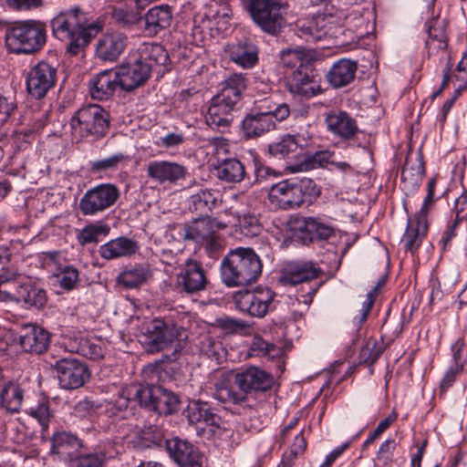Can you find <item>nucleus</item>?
<instances>
[{"instance_id":"f3484780","label":"nucleus","mask_w":467,"mask_h":467,"mask_svg":"<svg viewBox=\"0 0 467 467\" xmlns=\"http://www.w3.org/2000/svg\"><path fill=\"white\" fill-rule=\"evenodd\" d=\"M59 385L64 389H77L84 386L90 378L87 365L76 358H61L53 366Z\"/></svg>"},{"instance_id":"a211bd4d","label":"nucleus","mask_w":467,"mask_h":467,"mask_svg":"<svg viewBox=\"0 0 467 467\" xmlns=\"http://www.w3.org/2000/svg\"><path fill=\"white\" fill-rule=\"evenodd\" d=\"M223 56L244 69H251L259 62V47L248 37H242L224 45Z\"/></svg>"},{"instance_id":"9b49d317","label":"nucleus","mask_w":467,"mask_h":467,"mask_svg":"<svg viewBox=\"0 0 467 467\" xmlns=\"http://www.w3.org/2000/svg\"><path fill=\"white\" fill-rule=\"evenodd\" d=\"M209 278L201 262L188 257L180 266L175 285L180 293L197 295L207 289Z\"/></svg>"},{"instance_id":"393cba45","label":"nucleus","mask_w":467,"mask_h":467,"mask_svg":"<svg viewBox=\"0 0 467 467\" xmlns=\"http://www.w3.org/2000/svg\"><path fill=\"white\" fill-rule=\"evenodd\" d=\"M325 121L332 134L345 140H351L359 131L356 119L346 111H331L327 114Z\"/></svg>"},{"instance_id":"423d86ee","label":"nucleus","mask_w":467,"mask_h":467,"mask_svg":"<svg viewBox=\"0 0 467 467\" xmlns=\"http://www.w3.org/2000/svg\"><path fill=\"white\" fill-rule=\"evenodd\" d=\"M5 39L10 52L31 54L46 44V26L36 20L20 22L6 29Z\"/></svg>"},{"instance_id":"6e6552de","label":"nucleus","mask_w":467,"mask_h":467,"mask_svg":"<svg viewBox=\"0 0 467 467\" xmlns=\"http://www.w3.org/2000/svg\"><path fill=\"white\" fill-rule=\"evenodd\" d=\"M70 127L81 138H104L109 130V116L100 106L89 104L79 109L70 119Z\"/></svg>"},{"instance_id":"09e8293b","label":"nucleus","mask_w":467,"mask_h":467,"mask_svg":"<svg viewBox=\"0 0 467 467\" xmlns=\"http://www.w3.org/2000/svg\"><path fill=\"white\" fill-rule=\"evenodd\" d=\"M110 17L114 23L121 26H131L141 18L138 11L128 5L113 6L110 11Z\"/></svg>"},{"instance_id":"a19ab883","label":"nucleus","mask_w":467,"mask_h":467,"mask_svg":"<svg viewBox=\"0 0 467 467\" xmlns=\"http://www.w3.org/2000/svg\"><path fill=\"white\" fill-rule=\"evenodd\" d=\"M151 276L148 266L137 265L130 269H126L118 275V283L125 288H137L147 282Z\"/></svg>"},{"instance_id":"39448f33","label":"nucleus","mask_w":467,"mask_h":467,"mask_svg":"<svg viewBox=\"0 0 467 467\" xmlns=\"http://www.w3.org/2000/svg\"><path fill=\"white\" fill-rule=\"evenodd\" d=\"M128 393L141 408L158 416L172 415L180 410V397L160 385H132Z\"/></svg>"},{"instance_id":"c9c22d12","label":"nucleus","mask_w":467,"mask_h":467,"mask_svg":"<svg viewBox=\"0 0 467 467\" xmlns=\"http://www.w3.org/2000/svg\"><path fill=\"white\" fill-rule=\"evenodd\" d=\"M219 180L229 182H241L246 175L244 165L237 159H225L216 167Z\"/></svg>"},{"instance_id":"680f3d73","label":"nucleus","mask_w":467,"mask_h":467,"mask_svg":"<svg viewBox=\"0 0 467 467\" xmlns=\"http://www.w3.org/2000/svg\"><path fill=\"white\" fill-rule=\"evenodd\" d=\"M185 141V135L182 130L175 129V130L168 132L161 136L155 142L157 146L166 149L176 148L183 144Z\"/></svg>"},{"instance_id":"6ab92c4d","label":"nucleus","mask_w":467,"mask_h":467,"mask_svg":"<svg viewBox=\"0 0 467 467\" xmlns=\"http://www.w3.org/2000/svg\"><path fill=\"white\" fill-rule=\"evenodd\" d=\"M146 172L151 181L159 184H176L186 178L188 170L175 161H152L148 163Z\"/></svg>"},{"instance_id":"72a5a7b5","label":"nucleus","mask_w":467,"mask_h":467,"mask_svg":"<svg viewBox=\"0 0 467 467\" xmlns=\"http://www.w3.org/2000/svg\"><path fill=\"white\" fill-rule=\"evenodd\" d=\"M217 192L202 189L191 195L188 199L189 210L197 213L202 217L208 216V213L218 205Z\"/></svg>"},{"instance_id":"c03bdc74","label":"nucleus","mask_w":467,"mask_h":467,"mask_svg":"<svg viewBox=\"0 0 467 467\" xmlns=\"http://www.w3.org/2000/svg\"><path fill=\"white\" fill-rule=\"evenodd\" d=\"M425 175V165L421 154H418L415 161L407 158L401 171V180L403 182H410L412 186L418 188Z\"/></svg>"},{"instance_id":"f704fd0d","label":"nucleus","mask_w":467,"mask_h":467,"mask_svg":"<svg viewBox=\"0 0 467 467\" xmlns=\"http://www.w3.org/2000/svg\"><path fill=\"white\" fill-rule=\"evenodd\" d=\"M286 78L287 88H302L307 85H311V88H320L318 74L309 62L299 65Z\"/></svg>"},{"instance_id":"5701e85b","label":"nucleus","mask_w":467,"mask_h":467,"mask_svg":"<svg viewBox=\"0 0 467 467\" xmlns=\"http://www.w3.org/2000/svg\"><path fill=\"white\" fill-rule=\"evenodd\" d=\"M183 414L190 424L204 423L210 428L208 431L210 435L214 434L215 431L221 428V417L213 411L206 401L200 400L190 401Z\"/></svg>"},{"instance_id":"69168bd1","label":"nucleus","mask_w":467,"mask_h":467,"mask_svg":"<svg viewBox=\"0 0 467 467\" xmlns=\"http://www.w3.org/2000/svg\"><path fill=\"white\" fill-rule=\"evenodd\" d=\"M397 420V414L391 412L387 418L380 420L376 429L369 434L364 442V447L372 443L378 439L395 420Z\"/></svg>"},{"instance_id":"0e129e2a","label":"nucleus","mask_w":467,"mask_h":467,"mask_svg":"<svg viewBox=\"0 0 467 467\" xmlns=\"http://www.w3.org/2000/svg\"><path fill=\"white\" fill-rule=\"evenodd\" d=\"M28 414L36 419L40 425L46 429L48 426L49 419L51 416L49 406L47 402H40L36 408H31Z\"/></svg>"},{"instance_id":"a18cd8bd","label":"nucleus","mask_w":467,"mask_h":467,"mask_svg":"<svg viewBox=\"0 0 467 467\" xmlns=\"http://www.w3.org/2000/svg\"><path fill=\"white\" fill-rule=\"evenodd\" d=\"M129 161L130 157L128 155L123 152H117L107 158L92 161L90 163V171L93 173L115 171Z\"/></svg>"},{"instance_id":"052dcab7","label":"nucleus","mask_w":467,"mask_h":467,"mask_svg":"<svg viewBox=\"0 0 467 467\" xmlns=\"http://www.w3.org/2000/svg\"><path fill=\"white\" fill-rule=\"evenodd\" d=\"M381 349L376 348V341L368 340L359 352V363L373 365L380 357Z\"/></svg>"},{"instance_id":"7c9ffc66","label":"nucleus","mask_w":467,"mask_h":467,"mask_svg":"<svg viewBox=\"0 0 467 467\" xmlns=\"http://www.w3.org/2000/svg\"><path fill=\"white\" fill-rule=\"evenodd\" d=\"M357 64L349 59H339L327 74V81L333 88H341L349 85L355 78Z\"/></svg>"},{"instance_id":"58836bf2","label":"nucleus","mask_w":467,"mask_h":467,"mask_svg":"<svg viewBox=\"0 0 467 467\" xmlns=\"http://www.w3.org/2000/svg\"><path fill=\"white\" fill-rule=\"evenodd\" d=\"M20 295V304L25 305L26 308L42 309L47 302L46 290L33 282L24 283Z\"/></svg>"},{"instance_id":"603ef678","label":"nucleus","mask_w":467,"mask_h":467,"mask_svg":"<svg viewBox=\"0 0 467 467\" xmlns=\"http://www.w3.org/2000/svg\"><path fill=\"white\" fill-rule=\"evenodd\" d=\"M281 63L286 67L305 65L309 60V51L304 47L288 48L280 52Z\"/></svg>"},{"instance_id":"3c124183","label":"nucleus","mask_w":467,"mask_h":467,"mask_svg":"<svg viewBox=\"0 0 467 467\" xmlns=\"http://www.w3.org/2000/svg\"><path fill=\"white\" fill-rule=\"evenodd\" d=\"M88 88H120V68L99 72L89 80Z\"/></svg>"},{"instance_id":"0eeeda50","label":"nucleus","mask_w":467,"mask_h":467,"mask_svg":"<svg viewBox=\"0 0 467 467\" xmlns=\"http://www.w3.org/2000/svg\"><path fill=\"white\" fill-rule=\"evenodd\" d=\"M144 347L149 353H157L177 342L175 352L187 338L186 330L171 319L154 318L143 327Z\"/></svg>"},{"instance_id":"e433bc0d","label":"nucleus","mask_w":467,"mask_h":467,"mask_svg":"<svg viewBox=\"0 0 467 467\" xmlns=\"http://www.w3.org/2000/svg\"><path fill=\"white\" fill-rule=\"evenodd\" d=\"M232 110H227L218 103L211 100L205 121L209 127L220 132L228 131L234 120Z\"/></svg>"},{"instance_id":"1a4fd4ad","label":"nucleus","mask_w":467,"mask_h":467,"mask_svg":"<svg viewBox=\"0 0 467 467\" xmlns=\"http://www.w3.org/2000/svg\"><path fill=\"white\" fill-rule=\"evenodd\" d=\"M263 110V107L256 106L244 118L241 130L246 140L257 139L275 129L276 121H283L288 118L290 109L287 104L276 106L275 109L268 107Z\"/></svg>"},{"instance_id":"338daca9","label":"nucleus","mask_w":467,"mask_h":467,"mask_svg":"<svg viewBox=\"0 0 467 467\" xmlns=\"http://www.w3.org/2000/svg\"><path fill=\"white\" fill-rule=\"evenodd\" d=\"M6 3L15 11H31L44 6V0H7Z\"/></svg>"},{"instance_id":"79ce46f5","label":"nucleus","mask_w":467,"mask_h":467,"mask_svg":"<svg viewBox=\"0 0 467 467\" xmlns=\"http://www.w3.org/2000/svg\"><path fill=\"white\" fill-rule=\"evenodd\" d=\"M24 399V390L18 384L9 382L3 388L0 400L1 405L10 413L18 412Z\"/></svg>"},{"instance_id":"c85d7f7f","label":"nucleus","mask_w":467,"mask_h":467,"mask_svg":"<svg viewBox=\"0 0 467 467\" xmlns=\"http://www.w3.org/2000/svg\"><path fill=\"white\" fill-rule=\"evenodd\" d=\"M150 65L139 57L133 64L120 67V88H138L145 84L150 76Z\"/></svg>"},{"instance_id":"6e6d98bb","label":"nucleus","mask_w":467,"mask_h":467,"mask_svg":"<svg viewBox=\"0 0 467 467\" xmlns=\"http://www.w3.org/2000/svg\"><path fill=\"white\" fill-rule=\"evenodd\" d=\"M306 168H299V171H308L316 168L317 166H324L327 163H331V158L333 157V153L328 150H321L317 151L315 153H310L306 149Z\"/></svg>"},{"instance_id":"f257e3e1","label":"nucleus","mask_w":467,"mask_h":467,"mask_svg":"<svg viewBox=\"0 0 467 467\" xmlns=\"http://www.w3.org/2000/svg\"><path fill=\"white\" fill-rule=\"evenodd\" d=\"M52 35L67 44V52L79 54L102 29L100 23L90 21L78 6L60 11L50 21Z\"/></svg>"},{"instance_id":"774afa93","label":"nucleus","mask_w":467,"mask_h":467,"mask_svg":"<svg viewBox=\"0 0 467 467\" xmlns=\"http://www.w3.org/2000/svg\"><path fill=\"white\" fill-rule=\"evenodd\" d=\"M24 288V283L16 284L14 283V285L10 290H0V301L10 303L14 302L16 304H20V300L22 296L20 295L21 291Z\"/></svg>"},{"instance_id":"de8ad7c7","label":"nucleus","mask_w":467,"mask_h":467,"mask_svg":"<svg viewBox=\"0 0 467 467\" xmlns=\"http://www.w3.org/2000/svg\"><path fill=\"white\" fill-rule=\"evenodd\" d=\"M243 95L241 89H222L221 93L213 96L212 101L218 103L227 110L241 109Z\"/></svg>"},{"instance_id":"bf43d9fd","label":"nucleus","mask_w":467,"mask_h":467,"mask_svg":"<svg viewBox=\"0 0 467 467\" xmlns=\"http://www.w3.org/2000/svg\"><path fill=\"white\" fill-rule=\"evenodd\" d=\"M216 325L227 335L242 333L247 328L245 322L229 317L217 318Z\"/></svg>"},{"instance_id":"7ed1b4c3","label":"nucleus","mask_w":467,"mask_h":467,"mask_svg":"<svg viewBox=\"0 0 467 467\" xmlns=\"http://www.w3.org/2000/svg\"><path fill=\"white\" fill-rule=\"evenodd\" d=\"M263 263L251 247L232 249L221 262V277L229 287L246 286L258 280Z\"/></svg>"},{"instance_id":"2f4dec72","label":"nucleus","mask_w":467,"mask_h":467,"mask_svg":"<svg viewBox=\"0 0 467 467\" xmlns=\"http://www.w3.org/2000/svg\"><path fill=\"white\" fill-rule=\"evenodd\" d=\"M83 447V441L70 432H58L53 438V450L65 459H68L69 463L72 458L81 454L79 451Z\"/></svg>"},{"instance_id":"cd10ccee","label":"nucleus","mask_w":467,"mask_h":467,"mask_svg":"<svg viewBox=\"0 0 467 467\" xmlns=\"http://www.w3.org/2000/svg\"><path fill=\"white\" fill-rule=\"evenodd\" d=\"M427 230V215L416 213L414 220H408V225L403 238L405 250L413 254L420 246Z\"/></svg>"},{"instance_id":"dca6fc26","label":"nucleus","mask_w":467,"mask_h":467,"mask_svg":"<svg viewBox=\"0 0 467 467\" xmlns=\"http://www.w3.org/2000/svg\"><path fill=\"white\" fill-rule=\"evenodd\" d=\"M275 293L268 287L258 286L235 296L237 307L254 317H264L272 308Z\"/></svg>"},{"instance_id":"aec40b11","label":"nucleus","mask_w":467,"mask_h":467,"mask_svg":"<svg viewBox=\"0 0 467 467\" xmlns=\"http://www.w3.org/2000/svg\"><path fill=\"white\" fill-rule=\"evenodd\" d=\"M324 274L317 262L296 261L288 263L281 273L279 281L296 285L320 277Z\"/></svg>"},{"instance_id":"49530a36","label":"nucleus","mask_w":467,"mask_h":467,"mask_svg":"<svg viewBox=\"0 0 467 467\" xmlns=\"http://www.w3.org/2000/svg\"><path fill=\"white\" fill-rule=\"evenodd\" d=\"M237 228L240 234L247 238L258 236L263 231V226L256 214L245 212L237 214Z\"/></svg>"},{"instance_id":"5fc2aeb1","label":"nucleus","mask_w":467,"mask_h":467,"mask_svg":"<svg viewBox=\"0 0 467 467\" xmlns=\"http://www.w3.org/2000/svg\"><path fill=\"white\" fill-rule=\"evenodd\" d=\"M105 454L102 452L81 453L72 458L69 467H104Z\"/></svg>"},{"instance_id":"9d476101","label":"nucleus","mask_w":467,"mask_h":467,"mask_svg":"<svg viewBox=\"0 0 467 467\" xmlns=\"http://www.w3.org/2000/svg\"><path fill=\"white\" fill-rule=\"evenodd\" d=\"M247 9L254 23L265 33L276 36L285 26L280 5L273 0H249Z\"/></svg>"},{"instance_id":"8fccbe9b","label":"nucleus","mask_w":467,"mask_h":467,"mask_svg":"<svg viewBox=\"0 0 467 467\" xmlns=\"http://www.w3.org/2000/svg\"><path fill=\"white\" fill-rule=\"evenodd\" d=\"M437 24V22H435ZM429 39L426 45L429 48V53L437 49L441 52V57L448 58L447 48V36L442 28L437 27L436 25L430 26L428 29Z\"/></svg>"},{"instance_id":"2eb2a0df","label":"nucleus","mask_w":467,"mask_h":467,"mask_svg":"<svg viewBox=\"0 0 467 467\" xmlns=\"http://www.w3.org/2000/svg\"><path fill=\"white\" fill-rule=\"evenodd\" d=\"M15 341L26 353L41 355L45 353L51 343V334L36 323H23L14 333Z\"/></svg>"},{"instance_id":"412c9836","label":"nucleus","mask_w":467,"mask_h":467,"mask_svg":"<svg viewBox=\"0 0 467 467\" xmlns=\"http://www.w3.org/2000/svg\"><path fill=\"white\" fill-rule=\"evenodd\" d=\"M226 225L210 216H202L192 221L191 223L182 224L178 227V234L184 242L202 243L217 229Z\"/></svg>"},{"instance_id":"20e7f679","label":"nucleus","mask_w":467,"mask_h":467,"mask_svg":"<svg viewBox=\"0 0 467 467\" xmlns=\"http://www.w3.org/2000/svg\"><path fill=\"white\" fill-rule=\"evenodd\" d=\"M320 194L316 182L306 177L284 180L275 184L269 193L270 200L283 210L295 209L305 202H312Z\"/></svg>"},{"instance_id":"4c0bfd02","label":"nucleus","mask_w":467,"mask_h":467,"mask_svg":"<svg viewBox=\"0 0 467 467\" xmlns=\"http://www.w3.org/2000/svg\"><path fill=\"white\" fill-rule=\"evenodd\" d=\"M139 58L144 63L154 66H166L169 55L163 46L157 43H143L138 48Z\"/></svg>"},{"instance_id":"ea45409f","label":"nucleus","mask_w":467,"mask_h":467,"mask_svg":"<svg viewBox=\"0 0 467 467\" xmlns=\"http://www.w3.org/2000/svg\"><path fill=\"white\" fill-rule=\"evenodd\" d=\"M453 86L467 88V52H464L456 67L451 70L448 66L444 69L441 88Z\"/></svg>"},{"instance_id":"a878e982","label":"nucleus","mask_w":467,"mask_h":467,"mask_svg":"<svg viewBox=\"0 0 467 467\" xmlns=\"http://www.w3.org/2000/svg\"><path fill=\"white\" fill-rule=\"evenodd\" d=\"M144 31L154 36L167 29L172 21V8L169 5H159L150 8L144 16Z\"/></svg>"},{"instance_id":"f8f14e48","label":"nucleus","mask_w":467,"mask_h":467,"mask_svg":"<svg viewBox=\"0 0 467 467\" xmlns=\"http://www.w3.org/2000/svg\"><path fill=\"white\" fill-rule=\"evenodd\" d=\"M119 197V190L115 184L101 183L83 194L78 208L84 216H93L114 205Z\"/></svg>"},{"instance_id":"ddd939ff","label":"nucleus","mask_w":467,"mask_h":467,"mask_svg":"<svg viewBox=\"0 0 467 467\" xmlns=\"http://www.w3.org/2000/svg\"><path fill=\"white\" fill-rule=\"evenodd\" d=\"M293 237L302 244L328 241L335 236V228L315 217L297 216L288 223Z\"/></svg>"},{"instance_id":"4be33fe9","label":"nucleus","mask_w":467,"mask_h":467,"mask_svg":"<svg viewBox=\"0 0 467 467\" xmlns=\"http://www.w3.org/2000/svg\"><path fill=\"white\" fill-rule=\"evenodd\" d=\"M171 458L182 467H202V455L192 443L177 437L165 441Z\"/></svg>"},{"instance_id":"473e14b6","label":"nucleus","mask_w":467,"mask_h":467,"mask_svg":"<svg viewBox=\"0 0 467 467\" xmlns=\"http://www.w3.org/2000/svg\"><path fill=\"white\" fill-rule=\"evenodd\" d=\"M57 80V70L46 62L36 65L27 73L26 88H53Z\"/></svg>"},{"instance_id":"864d4df0","label":"nucleus","mask_w":467,"mask_h":467,"mask_svg":"<svg viewBox=\"0 0 467 467\" xmlns=\"http://www.w3.org/2000/svg\"><path fill=\"white\" fill-rule=\"evenodd\" d=\"M250 350L256 356L275 358L280 356L281 350L273 343L265 341L260 336H255L251 343Z\"/></svg>"},{"instance_id":"f03ea898","label":"nucleus","mask_w":467,"mask_h":467,"mask_svg":"<svg viewBox=\"0 0 467 467\" xmlns=\"http://www.w3.org/2000/svg\"><path fill=\"white\" fill-rule=\"evenodd\" d=\"M274 382V377L270 373L251 366L234 374V384L240 392L234 391L223 379L215 384L213 398L223 404H242L246 401L248 394L270 390Z\"/></svg>"},{"instance_id":"13d9d810","label":"nucleus","mask_w":467,"mask_h":467,"mask_svg":"<svg viewBox=\"0 0 467 467\" xmlns=\"http://www.w3.org/2000/svg\"><path fill=\"white\" fill-rule=\"evenodd\" d=\"M101 405L88 398L78 401L73 407L72 414L79 419L91 417Z\"/></svg>"},{"instance_id":"c756f323","label":"nucleus","mask_w":467,"mask_h":467,"mask_svg":"<svg viewBox=\"0 0 467 467\" xmlns=\"http://www.w3.org/2000/svg\"><path fill=\"white\" fill-rule=\"evenodd\" d=\"M139 250L138 243L130 238L120 236L112 239L99 247V255L107 260L130 256Z\"/></svg>"},{"instance_id":"4d7b16f0","label":"nucleus","mask_w":467,"mask_h":467,"mask_svg":"<svg viewBox=\"0 0 467 467\" xmlns=\"http://www.w3.org/2000/svg\"><path fill=\"white\" fill-rule=\"evenodd\" d=\"M75 350L77 354L93 360H97L103 357L100 346L82 337H79L78 348H76Z\"/></svg>"},{"instance_id":"bb28decb","label":"nucleus","mask_w":467,"mask_h":467,"mask_svg":"<svg viewBox=\"0 0 467 467\" xmlns=\"http://www.w3.org/2000/svg\"><path fill=\"white\" fill-rule=\"evenodd\" d=\"M333 17L325 14H318L309 19L297 21L296 26L301 37L307 41H318L325 37L330 29L329 24Z\"/></svg>"},{"instance_id":"e2e57ef3","label":"nucleus","mask_w":467,"mask_h":467,"mask_svg":"<svg viewBox=\"0 0 467 467\" xmlns=\"http://www.w3.org/2000/svg\"><path fill=\"white\" fill-rule=\"evenodd\" d=\"M57 277L62 288L72 290L78 281V271L73 266H67L61 271Z\"/></svg>"},{"instance_id":"4468645a","label":"nucleus","mask_w":467,"mask_h":467,"mask_svg":"<svg viewBox=\"0 0 467 467\" xmlns=\"http://www.w3.org/2000/svg\"><path fill=\"white\" fill-rule=\"evenodd\" d=\"M303 141L305 140L300 135H285L271 143L268 150L272 156L285 160L291 171H299L300 167L306 168V146Z\"/></svg>"},{"instance_id":"37998d69","label":"nucleus","mask_w":467,"mask_h":467,"mask_svg":"<svg viewBox=\"0 0 467 467\" xmlns=\"http://www.w3.org/2000/svg\"><path fill=\"white\" fill-rule=\"evenodd\" d=\"M109 232L110 227L107 223L96 222L81 229L77 235V240L82 246L97 244L100 241V238L108 236Z\"/></svg>"},{"instance_id":"b1692460","label":"nucleus","mask_w":467,"mask_h":467,"mask_svg":"<svg viewBox=\"0 0 467 467\" xmlns=\"http://www.w3.org/2000/svg\"><path fill=\"white\" fill-rule=\"evenodd\" d=\"M128 45V36L117 31L105 33L96 45V54L104 61H116Z\"/></svg>"}]
</instances>
